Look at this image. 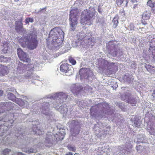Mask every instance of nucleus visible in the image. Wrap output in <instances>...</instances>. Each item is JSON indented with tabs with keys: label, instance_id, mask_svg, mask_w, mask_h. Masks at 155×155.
<instances>
[{
	"label": "nucleus",
	"instance_id": "ea45409f",
	"mask_svg": "<svg viewBox=\"0 0 155 155\" xmlns=\"http://www.w3.org/2000/svg\"><path fill=\"white\" fill-rule=\"evenodd\" d=\"M139 0H131V2H132L134 3H137V2Z\"/></svg>",
	"mask_w": 155,
	"mask_h": 155
},
{
	"label": "nucleus",
	"instance_id": "cd10ccee",
	"mask_svg": "<svg viewBox=\"0 0 155 155\" xmlns=\"http://www.w3.org/2000/svg\"><path fill=\"white\" fill-rule=\"evenodd\" d=\"M15 101L20 106H22L25 104V102L21 99L17 98L15 99Z\"/></svg>",
	"mask_w": 155,
	"mask_h": 155
},
{
	"label": "nucleus",
	"instance_id": "864d4df0",
	"mask_svg": "<svg viewBox=\"0 0 155 155\" xmlns=\"http://www.w3.org/2000/svg\"><path fill=\"white\" fill-rule=\"evenodd\" d=\"M110 52H111L112 50H111V49L110 50Z\"/></svg>",
	"mask_w": 155,
	"mask_h": 155
},
{
	"label": "nucleus",
	"instance_id": "603ef678",
	"mask_svg": "<svg viewBox=\"0 0 155 155\" xmlns=\"http://www.w3.org/2000/svg\"><path fill=\"white\" fill-rule=\"evenodd\" d=\"M36 155H41L39 153H38V154H37Z\"/></svg>",
	"mask_w": 155,
	"mask_h": 155
},
{
	"label": "nucleus",
	"instance_id": "a19ab883",
	"mask_svg": "<svg viewBox=\"0 0 155 155\" xmlns=\"http://www.w3.org/2000/svg\"><path fill=\"white\" fill-rule=\"evenodd\" d=\"M33 32H36V35H37V32H36L35 31H32L31 32L30 34H29V35H28V36H29V38L30 39H31V37L30 36V34L31 33H32Z\"/></svg>",
	"mask_w": 155,
	"mask_h": 155
},
{
	"label": "nucleus",
	"instance_id": "9b49d317",
	"mask_svg": "<svg viewBox=\"0 0 155 155\" xmlns=\"http://www.w3.org/2000/svg\"><path fill=\"white\" fill-rule=\"evenodd\" d=\"M34 67L35 65L32 64H28L27 65L24 64V68H25L28 73L26 75L27 77H29L32 74Z\"/></svg>",
	"mask_w": 155,
	"mask_h": 155
},
{
	"label": "nucleus",
	"instance_id": "c9c22d12",
	"mask_svg": "<svg viewBox=\"0 0 155 155\" xmlns=\"http://www.w3.org/2000/svg\"><path fill=\"white\" fill-rule=\"evenodd\" d=\"M79 37L78 38V41H81L83 40V39L86 38L85 35L81 33V35H79Z\"/></svg>",
	"mask_w": 155,
	"mask_h": 155
},
{
	"label": "nucleus",
	"instance_id": "4c0bfd02",
	"mask_svg": "<svg viewBox=\"0 0 155 155\" xmlns=\"http://www.w3.org/2000/svg\"><path fill=\"white\" fill-rule=\"evenodd\" d=\"M124 0H116V4L118 5H121L123 2Z\"/></svg>",
	"mask_w": 155,
	"mask_h": 155
},
{
	"label": "nucleus",
	"instance_id": "de8ad7c7",
	"mask_svg": "<svg viewBox=\"0 0 155 155\" xmlns=\"http://www.w3.org/2000/svg\"><path fill=\"white\" fill-rule=\"evenodd\" d=\"M112 45L113 46V47L114 48V50H116V48L115 47V45L114 44H113Z\"/></svg>",
	"mask_w": 155,
	"mask_h": 155
},
{
	"label": "nucleus",
	"instance_id": "f704fd0d",
	"mask_svg": "<svg viewBox=\"0 0 155 155\" xmlns=\"http://www.w3.org/2000/svg\"><path fill=\"white\" fill-rule=\"evenodd\" d=\"M8 61L7 58L5 57L4 56H0V61L1 62H6Z\"/></svg>",
	"mask_w": 155,
	"mask_h": 155
},
{
	"label": "nucleus",
	"instance_id": "7ed1b4c3",
	"mask_svg": "<svg viewBox=\"0 0 155 155\" xmlns=\"http://www.w3.org/2000/svg\"><path fill=\"white\" fill-rule=\"evenodd\" d=\"M30 36L31 37V39L25 37H21L19 40V42L22 47L25 48L27 46L29 49L33 50L38 45L37 35L36 32H33L31 34Z\"/></svg>",
	"mask_w": 155,
	"mask_h": 155
},
{
	"label": "nucleus",
	"instance_id": "a211bd4d",
	"mask_svg": "<svg viewBox=\"0 0 155 155\" xmlns=\"http://www.w3.org/2000/svg\"><path fill=\"white\" fill-rule=\"evenodd\" d=\"M154 43L155 42L154 41L150 42L149 51V52H151L152 53L153 55V60L155 62V45L154 44Z\"/></svg>",
	"mask_w": 155,
	"mask_h": 155
},
{
	"label": "nucleus",
	"instance_id": "a878e982",
	"mask_svg": "<svg viewBox=\"0 0 155 155\" xmlns=\"http://www.w3.org/2000/svg\"><path fill=\"white\" fill-rule=\"evenodd\" d=\"M8 98L13 101H15L17 98L14 94L12 93H8L7 95Z\"/></svg>",
	"mask_w": 155,
	"mask_h": 155
},
{
	"label": "nucleus",
	"instance_id": "c85d7f7f",
	"mask_svg": "<svg viewBox=\"0 0 155 155\" xmlns=\"http://www.w3.org/2000/svg\"><path fill=\"white\" fill-rule=\"evenodd\" d=\"M48 103H45V104H44V105H45V106H44L42 107V112L45 114H46L45 112V110H49V106H48Z\"/></svg>",
	"mask_w": 155,
	"mask_h": 155
},
{
	"label": "nucleus",
	"instance_id": "4468645a",
	"mask_svg": "<svg viewBox=\"0 0 155 155\" xmlns=\"http://www.w3.org/2000/svg\"><path fill=\"white\" fill-rule=\"evenodd\" d=\"M102 109L101 111V113L105 115L106 114H108V112L110 111V105L105 103L102 104Z\"/></svg>",
	"mask_w": 155,
	"mask_h": 155
},
{
	"label": "nucleus",
	"instance_id": "473e14b6",
	"mask_svg": "<svg viewBox=\"0 0 155 155\" xmlns=\"http://www.w3.org/2000/svg\"><path fill=\"white\" fill-rule=\"evenodd\" d=\"M67 147L68 149L70 151L74 152H75L76 151L75 147L71 145H68Z\"/></svg>",
	"mask_w": 155,
	"mask_h": 155
},
{
	"label": "nucleus",
	"instance_id": "dca6fc26",
	"mask_svg": "<svg viewBox=\"0 0 155 155\" xmlns=\"http://www.w3.org/2000/svg\"><path fill=\"white\" fill-rule=\"evenodd\" d=\"M40 124L33 125L32 128L33 131V134L36 135H40L43 134V132L40 129Z\"/></svg>",
	"mask_w": 155,
	"mask_h": 155
},
{
	"label": "nucleus",
	"instance_id": "bb28decb",
	"mask_svg": "<svg viewBox=\"0 0 155 155\" xmlns=\"http://www.w3.org/2000/svg\"><path fill=\"white\" fill-rule=\"evenodd\" d=\"M147 5L150 7L152 9H153L155 6V2H153L152 0H149L147 2Z\"/></svg>",
	"mask_w": 155,
	"mask_h": 155
},
{
	"label": "nucleus",
	"instance_id": "37998d69",
	"mask_svg": "<svg viewBox=\"0 0 155 155\" xmlns=\"http://www.w3.org/2000/svg\"><path fill=\"white\" fill-rule=\"evenodd\" d=\"M65 155H73L72 153L71 152H68V153H66Z\"/></svg>",
	"mask_w": 155,
	"mask_h": 155
},
{
	"label": "nucleus",
	"instance_id": "49530a36",
	"mask_svg": "<svg viewBox=\"0 0 155 155\" xmlns=\"http://www.w3.org/2000/svg\"><path fill=\"white\" fill-rule=\"evenodd\" d=\"M23 135V134H20V135L19 136H18L17 135H16V136H17V137L18 138V139H19V138H18L20 137H21V136L22 137Z\"/></svg>",
	"mask_w": 155,
	"mask_h": 155
},
{
	"label": "nucleus",
	"instance_id": "b1692460",
	"mask_svg": "<svg viewBox=\"0 0 155 155\" xmlns=\"http://www.w3.org/2000/svg\"><path fill=\"white\" fill-rule=\"evenodd\" d=\"M22 150L28 153H35L37 151L36 148L34 149V148H31L29 149L28 148V149H26V150H25V149H23Z\"/></svg>",
	"mask_w": 155,
	"mask_h": 155
},
{
	"label": "nucleus",
	"instance_id": "1a4fd4ad",
	"mask_svg": "<svg viewBox=\"0 0 155 155\" xmlns=\"http://www.w3.org/2000/svg\"><path fill=\"white\" fill-rule=\"evenodd\" d=\"M104 64L107 67V72L108 75H110L114 72V68L116 67L114 65V63L111 62L110 63L107 61L105 60L104 61Z\"/></svg>",
	"mask_w": 155,
	"mask_h": 155
},
{
	"label": "nucleus",
	"instance_id": "3c124183",
	"mask_svg": "<svg viewBox=\"0 0 155 155\" xmlns=\"http://www.w3.org/2000/svg\"><path fill=\"white\" fill-rule=\"evenodd\" d=\"M46 9V7L42 9V10H44Z\"/></svg>",
	"mask_w": 155,
	"mask_h": 155
},
{
	"label": "nucleus",
	"instance_id": "2f4dec72",
	"mask_svg": "<svg viewBox=\"0 0 155 155\" xmlns=\"http://www.w3.org/2000/svg\"><path fill=\"white\" fill-rule=\"evenodd\" d=\"M80 127H79L77 128H74V132L73 134L75 136L78 134L80 132Z\"/></svg>",
	"mask_w": 155,
	"mask_h": 155
},
{
	"label": "nucleus",
	"instance_id": "f8f14e48",
	"mask_svg": "<svg viewBox=\"0 0 155 155\" xmlns=\"http://www.w3.org/2000/svg\"><path fill=\"white\" fill-rule=\"evenodd\" d=\"M150 12L149 11L144 12L142 15L141 22L143 25H146L147 23L146 20L150 19Z\"/></svg>",
	"mask_w": 155,
	"mask_h": 155
},
{
	"label": "nucleus",
	"instance_id": "9d476101",
	"mask_svg": "<svg viewBox=\"0 0 155 155\" xmlns=\"http://www.w3.org/2000/svg\"><path fill=\"white\" fill-rule=\"evenodd\" d=\"M15 30L18 32L25 31V29L23 28L22 19V18L20 19L19 21H16Z\"/></svg>",
	"mask_w": 155,
	"mask_h": 155
},
{
	"label": "nucleus",
	"instance_id": "0eeeda50",
	"mask_svg": "<svg viewBox=\"0 0 155 155\" xmlns=\"http://www.w3.org/2000/svg\"><path fill=\"white\" fill-rule=\"evenodd\" d=\"M60 70L61 72L69 76L73 73L72 66L67 63H62L60 66Z\"/></svg>",
	"mask_w": 155,
	"mask_h": 155
},
{
	"label": "nucleus",
	"instance_id": "20e7f679",
	"mask_svg": "<svg viewBox=\"0 0 155 155\" xmlns=\"http://www.w3.org/2000/svg\"><path fill=\"white\" fill-rule=\"evenodd\" d=\"M60 132H59L56 134L55 135L53 136L50 135H48L46 137L45 140V143L47 147H50L52 146L53 143H54V141L53 139V137L55 139V141L56 143L60 140H62L64 137V135Z\"/></svg>",
	"mask_w": 155,
	"mask_h": 155
},
{
	"label": "nucleus",
	"instance_id": "ddd939ff",
	"mask_svg": "<svg viewBox=\"0 0 155 155\" xmlns=\"http://www.w3.org/2000/svg\"><path fill=\"white\" fill-rule=\"evenodd\" d=\"M83 89V87L82 86H78L75 84L72 85L70 87L71 91L76 95H77Z\"/></svg>",
	"mask_w": 155,
	"mask_h": 155
},
{
	"label": "nucleus",
	"instance_id": "393cba45",
	"mask_svg": "<svg viewBox=\"0 0 155 155\" xmlns=\"http://www.w3.org/2000/svg\"><path fill=\"white\" fill-rule=\"evenodd\" d=\"M3 49L2 50L3 52L4 53H6L8 49V43L7 42L3 43Z\"/></svg>",
	"mask_w": 155,
	"mask_h": 155
},
{
	"label": "nucleus",
	"instance_id": "aec40b11",
	"mask_svg": "<svg viewBox=\"0 0 155 155\" xmlns=\"http://www.w3.org/2000/svg\"><path fill=\"white\" fill-rule=\"evenodd\" d=\"M95 41V40L91 36L90 38H88L87 41H86V46L87 47H89L90 46H92L94 45Z\"/></svg>",
	"mask_w": 155,
	"mask_h": 155
},
{
	"label": "nucleus",
	"instance_id": "f257e3e1",
	"mask_svg": "<svg viewBox=\"0 0 155 155\" xmlns=\"http://www.w3.org/2000/svg\"><path fill=\"white\" fill-rule=\"evenodd\" d=\"M64 37V33L60 27H56L50 31L49 38L51 40V45L53 49L57 50L62 47Z\"/></svg>",
	"mask_w": 155,
	"mask_h": 155
},
{
	"label": "nucleus",
	"instance_id": "6e6d98bb",
	"mask_svg": "<svg viewBox=\"0 0 155 155\" xmlns=\"http://www.w3.org/2000/svg\"><path fill=\"white\" fill-rule=\"evenodd\" d=\"M134 6V8H135V6Z\"/></svg>",
	"mask_w": 155,
	"mask_h": 155
},
{
	"label": "nucleus",
	"instance_id": "f3484780",
	"mask_svg": "<svg viewBox=\"0 0 155 155\" xmlns=\"http://www.w3.org/2000/svg\"><path fill=\"white\" fill-rule=\"evenodd\" d=\"M17 71L19 74H22L25 72H27L25 68H24V64L19 62L17 68Z\"/></svg>",
	"mask_w": 155,
	"mask_h": 155
},
{
	"label": "nucleus",
	"instance_id": "c03bdc74",
	"mask_svg": "<svg viewBox=\"0 0 155 155\" xmlns=\"http://www.w3.org/2000/svg\"><path fill=\"white\" fill-rule=\"evenodd\" d=\"M98 12L100 13H101L102 12L101 11V8H98Z\"/></svg>",
	"mask_w": 155,
	"mask_h": 155
},
{
	"label": "nucleus",
	"instance_id": "c756f323",
	"mask_svg": "<svg viewBox=\"0 0 155 155\" xmlns=\"http://www.w3.org/2000/svg\"><path fill=\"white\" fill-rule=\"evenodd\" d=\"M145 67L146 68L148 71L149 72H151L152 71V69L155 68V66H153L150 65L146 64Z\"/></svg>",
	"mask_w": 155,
	"mask_h": 155
},
{
	"label": "nucleus",
	"instance_id": "5701e85b",
	"mask_svg": "<svg viewBox=\"0 0 155 155\" xmlns=\"http://www.w3.org/2000/svg\"><path fill=\"white\" fill-rule=\"evenodd\" d=\"M134 119L133 126L138 127H140L141 123L140 119L137 116L135 117Z\"/></svg>",
	"mask_w": 155,
	"mask_h": 155
},
{
	"label": "nucleus",
	"instance_id": "8fccbe9b",
	"mask_svg": "<svg viewBox=\"0 0 155 155\" xmlns=\"http://www.w3.org/2000/svg\"><path fill=\"white\" fill-rule=\"evenodd\" d=\"M74 155H80L78 153H75Z\"/></svg>",
	"mask_w": 155,
	"mask_h": 155
},
{
	"label": "nucleus",
	"instance_id": "6ab92c4d",
	"mask_svg": "<svg viewBox=\"0 0 155 155\" xmlns=\"http://www.w3.org/2000/svg\"><path fill=\"white\" fill-rule=\"evenodd\" d=\"M55 97H57L62 100H66L68 97V95L63 92H60L56 94H55Z\"/></svg>",
	"mask_w": 155,
	"mask_h": 155
},
{
	"label": "nucleus",
	"instance_id": "a18cd8bd",
	"mask_svg": "<svg viewBox=\"0 0 155 155\" xmlns=\"http://www.w3.org/2000/svg\"><path fill=\"white\" fill-rule=\"evenodd\" d=\"M17 155H25L21 153L18 152L17 153Z\"/></svg>",
	"mask_w": 155,
	"mask_h": 155
},
{
	"label": "nucleus",
	"instance_id": "58836bf2",
	"mask_svg": "<svg viewBox=\"0 0 155 155\" xmlns=\"http://www.w3.org/2000/svg\"><path fill=\"white\" fill-rule=\"evenodd\" d=\"M91 72H89L86 73V78H88L90 75H91L93 74V72L92 71L90 70Z\"/></svg>",
	"mask_w": 155,
	"mask_h": 155
},
{
	"label": "nucleus",
	"instance_id": "6e6552de",
	"mask_svg": "<svg viewBox=\"0 0 155 155\" xmlns=\"http://www.w3.org/2000/svg\"><path fill=\"white\" fill-rule=\"evenodd\" d=\"M17 54L21 61L27 63H29L31 61V59L29 58H27L26 54L21 48L17 49Z\"/></svg>",
	"mask_w": 155,
	"mask_h": 155
},
{
	"label": "nucleus",
	"instance_id": "7c9ffc66",
	"mask_svg": "<svg viewBox=\"0 0 155 155\" xmlns=\"http://www.w3.org/2000/svg\"><path fill=\"white\" fill-rule=\"evenodd\" d=\"M68 59L70 63L72 65H74L76 64V60L72 57L70 56Z\"/></svg>",
	"mask_w": 155,
	"mask_h": 155
},
{
	"label": "nucleus",
	"instance_id": "72a5a7b5",
	"mask_svg": "<svg viewBox=\"0 0 155 155\" xmlns=\"http://www.w3.org/2000/svg\"><path fill=\"white\" fill-rule=\"evenodd\" d=\"M34 20L32 18L28 17L25 19V22L26 24H28L29 22H32Z\"/></svg>",
	"mask_w": 155,
	"mask_h": 155
},
{
	"label": "nucleus",
	"instance_id": "79ce46f5",
	"mask_svg": "<svg viewBox=\"0 0 155 155\" xmlns=\"http://www.w3.org/2000/svg\"><path fill=\"white\" fill-rule=\"evenodd\" d=\"M3 93V91L2 90H0V96L2 95Z\"/></svg>",
	"mask_w": 155,
	"mask_h": 155
},
{
	"label": "nucleus",
	"instance_id": "4d7b16f0",
	"mask_svg": "<svg viewBox=\"0 0 155 155\" xmlns=\"http://www.w3.org/2000/svg\"><path fill=\"white\" fill-rule=\"evenodd\" d=\"M112 41H110V42H112Z\"/></svg>",
	"mask_w": 155,
	"mask_h": 155
},
{
	"label": "nucleus",
	"instance_id": "5fc2aeb1",
	"mask_svg": "<svg viewBox=\"0 0 155 155\" xmlns=\"http://www.w3.org/2000/svg\"><path fill=\"white\" fill-rule=\"evenodd\" d=\"M135 5H137V4L135 5L134 6H135Z\"/></svg>",
	"mask_w": 155,
	"mask_h": 155
},
{
	"label": "nucleus",
	"instance_id": "412c9836",
	"mask_svg": "<svg viewBox=\"0 0 155 155\" xmlns=\"http://www.w3.org/2000/svg\"><path fill=\"white\" fill-rule=\"evenodd\" d=\"M91 72L90 69L88 68H82L80 70L79 74L80 75L84 78H86V72Z\"/></svg>",
	"mask_w": 155,
	"mask_h": 155
},
{
	"label": "nucleus",
	"instance_id": "09e8293b",
	"mask_svg": "<svg viewBox=\"0 0 155 155\" xmlns=\"http://www.w3.org/2000/svg\"><path fill=\"white\" fill-rule=\"evenodd\" d=\"M92 107H91V110H90L91 114V115H92Z\"/></svg>",
	"mask_w": 155,
	"mask_h": 155
},
{
	"label": "nucleus",
	"instance_id": "f03ea898",
	"mask_svg": "<svg viewBox=\"0 0 155 155\" xmlns=\"http://www.w3.org/2000/svg\"><path fill=\"white\" fill-rule=\"evenodd\" d=\"M96 11L95 8L90 6L82 11L81 15V23L90 25L92 24V21L95 19Z\"/></svg>",
	"mask_w": 155,
	"mask_h": 155
},
{
	"label": "nucleus",
	"instance_id": "423d86ee",
	"mask_svg": "<svg viewBox=\"0 0 155 155\" xmlns=\"http://www.w3.org/2000/svg\"><path fill=\"white\" fill-rule=\"evenodd\" d=\"M120 96L122 100L131 104L133 106H135L137 103V100L136 97L132 96L130 93L126 92L121 95Z\"/></svg>",
	"mask_w": 155,
	"mask_h": 155
},
{
	"label": "nucleus",
	"instance_id": "39448f33",
	"mask_svg": "<svg viewBox=\"0 0 155 155\" xmlns=\"http://www.w3.org/2000/svg\"><path fill=\"white\" fill-rule=\"evenodd\" d=\"M78 14L77 9H72L70 12V24L71 27V28L73 31L74 30L78 24Z\"/></svg>",
	"mask_w": 155,
	"mask_h": 155
},
{
	"label": "nucleus",
	"instance_id": "e433bc0d",
	"mask_svg": "<svg viewBox=\"0 0 155 155\" xmlns=\"http://www.w3.org/2000/svg\"><path fill=\"white\" fill-rule=\"evenodd\" d=\"M11 151L10 150L6 149H5L2 152L3 154L4 155L8 154L9 153L10 151Z\"/></svg>",
	"mask_w": 155,
	"mask_h": 155
},
{
	"label": "nucleus",
	"instance_id": "4be33fe9",
	"mask_svg": "<svg viewBox=\"0 0 155 155\" xmlns=\"http://www.w3.org/2000/svg\"><path fill=\"white\" fill-rule=\"evenodd\" d=\"M119 18L118 15H116L114 17L112 20V22L113 24V26L114 28H115L117 27L119 23L118 20Z\"/></svg>",
	"mask_w": 155,
	"mask_h": 155
},
{
	"label": "nucleus",
	"instance_id": "2eb2a0df",
	"mask_svg": "<svg viewBox=\"0 0 155 155\" xmlns=\"http://www.w3.org/2000/svg\"><path fill=\"white\" fill-rule=\"evenodd\" d=\"M8 67L0 64V76H5L8 74L9 72Z\"/></svg>",
	"mask_w": 155,
	"mask_h": 155
}]
</instances>
